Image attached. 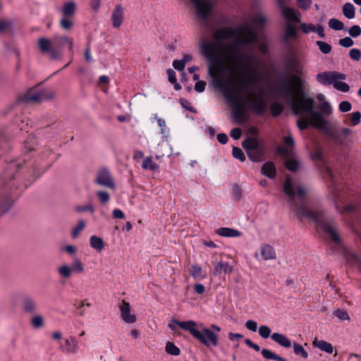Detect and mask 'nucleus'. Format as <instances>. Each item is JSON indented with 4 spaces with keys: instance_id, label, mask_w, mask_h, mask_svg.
Listing matches in <instances>:
<instances>
[{
    "instance_id": "nucleus-1",
    "label": "nucleus",
    "mask_w": 361,
    "mask_h": 361,
    "mask_svg": "<svg viewBox=\"0 0 361 361\" xmlns=\"http://www.w3.org/2000/svg\"><path fill=\"white\" fill-rule=\"evenodd\" d=\"M268 23L265 14L258 12L245 18L235 27H222L213 30V37L216 43H226L224 45H252L260 44L261 35L257 30H262Z\"/></svg>"
},
{
    "instance_id": "nucleus-2",
    "label": "nucleus",
    "mask_w": 361,
    "mask_h": 361,
    "mask_svg": "<svg viewBox=\"0 0 361 361\" xmlns=\"http://www.w3.org/2000/svg\"><path fill=\"white\" fill-rule=\"evenodd\" d=\"M291 78L295 81V92L297 95L288 103L292 112L295 116H300L307 113L310 116L314 110V99L312 97L305 96V81L298 75H293Z\"/></svg>"
},
{
    "instance_id": "nucleus-3",
    "label": "nucleus",
    "mask_w": 361,
    "mask_h": 361,
    "mask_svg": "<svg viewBox=\"0 0 361 361\" xmlns=\"http://www.w3.org/2000/svg\"><path fill=\"white\" fill-rule=\"evenodd\" d=\"M173 324H169L168 327L173 331L176 332L177 328L175 326L177 325L183 330L188 331L190 334L201 343L204 344L206 347L209 348L212 346H217L218 345V336L212 330L208 328L204 327L201 331H199L197 328V324L192 320H188L186 322H180L172 319Z\"/></svg>"
},
{
    "instance_id": "nucleus-4",
    "label": "nucleus",
    "mask_w": 361,
    "mask_h": 361,
    "mask_svg": "<svg viewBox=\"0 0 361 361\" xmlns=\"http://www.w3.org/2000/svg\"><path fill=\"white\" fill-rule=\"evenodd\" d=\"M295 213L297 215H301L312 220L317 226L329 235L334 243H339L341 242L337 231L332 226V219H326L323 210L310 211L304 204H301Z\"/></svg>"
},
{
    "instance_id": "nucleus-5",
    "label": "nucleus",
    "mask_w": 361,
    "mask_h": 361,
    "mask_svg": "<svg viewBox=\"0 0 361 361\" xmlns=\"http://www.w3.org/2000/svg\"><path fill=\"white\" fill-rule=\"evenodd\" d=\"M219 89L223 92L224 96L228 101L231 102L234 106L232 109V113L235 119H242L244 116L245 111L247 109L246 103L241 104L238 102L236 94L226 84L224 81L217 82Z\"/></svg>"
},
{
    "instance_id": "nucleus-6",
    "label": "nucleus",
    "mask_w": 361,
    "mask_h": 361,
    "mask_svg": "<svg viewBox=\"0 0 361 361\" xmlns=\"http://www.w3.org/2000/svg\"><path fill=\"white\" fill-rule=\"evenodd\" d=\"M292 80L295 83L293 79ZM274 92L288 104L297 95L295 85L292 87L286 78H282L276 84L274 88Z\"/></svg>"
},
{
    "instance_id": "nucleus-7",
    "label": "nucleus",
    "mask_w": 361,
    "mask_h": 361,
    "mask_svg": "<svg viewBox=\"0 0 361 361\" xmlns=\"http://www.w3.org/2000/svg\"><path fill=\"white\" fill-rule=\"evenodd\" d=\"M228 49V59L237 65V68H233V71H238V68H246L252 62V56L249 54H237L236 48L240 47H226Z\"/></svg>"
},
{
    "instance_id": "nucleus-8",
    "label": "nucleus",
    "mask_w": 361,
    "mask_h": 361,
    "mask_svg": "<svg viewBox=\"0 0 361 361\" xmlns=\"http://www.w3.org/2000/svg\"><path fill=\"white\" fill-rule=\"evenodd\" d=\"M54 97V92L47 93L44 90L35 91L30 90L19 97L18 99L23 103L32 102L39 104L44 100L51 99Z\"/></svg>"
},
{
    "instance_id": "nucleus-9",
    "label": "nucleus",
    "mask_w": 361,
    "mask_h": 361,
    "mask_svg": "<svg viewBox=\"0 0 361 361\" xmlns=\"http://www.w3.org/2000/svg\"><path fill=\"white\" fill-rule=\"evenodd\" d=\"M317 80L323 85L334 84L336 81L345 79V75L336 71H324L317 75Z\"/></svg>"
},
{
    "instance_id": "nucleus-10",
    "label": "nucleus",
    "mask_w": 361,
    "mask_h": 361,
    "mask_svg": "<svg viewBox=\"0 0 361 361\" xmlns=\"http://www.w3.org/2000/svg\"><path fill=\"white\" fill-rule=\"evenodd\" d=\"M94 183L111 189H114L116 187L114 180L107 168H102L98 171Z\"/></svg>"
},
{
    "instance_id": "nucleus-11",
    "label": "nucleus",
    "mask_w": 361,
    "mask_h": 361,
    "mask_svg": "<svg viewBox=\"0 0 361 361\" xmlns=\"http://www.w3.org/2000/svg\"><path fill=\"white\" fill-rule=\"evenodd\" d=\"M353 133V130L348 128L331 129L328 136L336 143L340 145H346L348 142V137Z\"/></svg>"
},
{
    "instance_id": "nucleus-12",
    "label": "nucleus",
    "mask_w": 361,
    "mask_h": 361,
    "mask_svg": "<svg viewBox=\"0 0 361 361\" xmlns=\"http://www.w3.org/2000/svg\"><path fill=\"white\" fill-rule=\"evenodd\" d=\"M8 175L5 174L4 178H0V188H11L10 184L5 181ZM13 200L9 197L3 195L2 189L0 188V215L6 213L12 207Z\"/></svg>"
},
{
    "instance_id": "nucleus-13",
    "label": "nucleus",
    "mask_w": 361,
    "mask_h": 361,
    "mask_svg": "<svg viewBox=\"0 0 361 361\" xmlns=\"http://www.w3.org/2000/svg\"><path fill=\"white\" fill-rule=\"evenodd\" d=\"M246 106L247 109L255 113L257 115H262L266 109L267 103L261 97V93H258V97L256 98H250L246 101Z\"/></svg>"
},
{
    "instance_id": "nucleus-14",
    "label": "nucleus",
    "mask_w": 361,
    "mask_h": 361,
    "mask_svg": "<svg viewBox=\"0 0 361 361\" xmlns=\"http://www.w3.org/2000/svg\"><path fill=\"white\" fill-rule=\"evenodd\" d=\"M311 123L313 127L319 130H324L328 135L331 131V128L329 127L328 121L324 117L322 113L314 111L310 115Z\"/></svg>"
},
{
    "instance_id": "nucleus-15",
    "label": "nucleus",
    "mask_w": 361,
    "mask_h": 361,
    "mask_svg": "<svg viewBox=\"0 0 361 361\" xmlns=\"http://www.w3.org/2000/svg\"><path fill=\"white\" fill-rule=\"evenodd\" d=\"M124 20V8L120 4L115 5L111 12L112 26L114 28H118L123 24Z\"/></svg>"
},
{
    "instance_id": "nucleus-16",
    "label": "nucleus",
    "mask_w": 361,
    "mask_h": 361,
    "mask_svg": "<svg viewBox=\"0 0 361 361\" xmlns=\"http://www.w3.org/2000/svg\"><path fill=\"white\" fill-rule=\"evenodd\" d=\"M240 82L238 87L239 90H247L251 88L254 85L259 83L258 77L255 73H250L248 76L242 75L240 77Z\"/></svg>"
},
{
    "instance_id": "nucleus-17",
    "label": "nucleus",
    "mask_w": 361,
    "mask_h": 361,
    "mask_svg": "<svg viewBox=\"0 0 361 361\" xmlns=\"http://www.w3.org/2000/svg\"><path fill=\"white\" fill-rule=\"evenodd\" d=\"M121 319L127 324H133L137 321L135 314H130V303L123 300L119 306Z\"/></svg>"
},
{
    "instance_id": "nucleus-18",
    "label": "nucleus",
    "mask_w": 361,
    "mask_h": 361,
    "mask_svg": "<svg viewBox=\"0 0 361 361\" xmlns=\"http://www.w3.org/2000/svg\"><path fill=\"white\" fill-rule=\"evenodd\" d=\"M59 348L67 354H75L79 350V342L75 336H70L65 339V345Z\"/></svg>"
},
{
    "instance_id": "nucleus-19",
    "label": "nucleus",
    "mask_w": 361,
    "mask_h": 361,
    "mask_svg": "<svg viewBox=\"0 0 361 361\" xmlns=\"http://www.w3.org/2000/svg\"><path fill=\"white\" fill-rule=\"evenodd\" d=\"M39 53L50 60H56L61 57L59 47H38Z\"/></svg>"
},
{
    "instance_id": "nucleus-20",
    "label": "nucleus",
    "mask_w": 361,
    "mask_h": 361,
    "mask_svg": "<svg viewBox=\"0 0 361 361\" xmlns=\"http://www.w3.org/2000/svg\"><path fill=\"white\" fill-rule=\"evenodd\" d=\"M278 3L279 7L281 8L282 14L286 18L294 21L295 23H300V13L298 11H296L292 8L285 6L283 0H279Z\"/></svg>"
},
{
    "instance_id": "nucleus-21",
    "label": "nucleus",
    "mask_w": 361,
    "mask_h": 361,
    "mask_svg": "<svg viewBox=\"0 0 361 361\" xmlns=\"http://www.w3.org/2000/svg\"><path fill=\"white\" fill-rule=\"evenodd\" d=\"M76 8L77 5L74 1H67L62 4L60 13L61 16L73 18L76 12Z\"/></svg>"
},
{
    "instance_id": "nucleus-22",
    "label": "nucleus",
    "mask_w": 361,
    "mask_h": 361,
    "mask_svg": "<svg viewBox=\"0 0 361 361\" xmlns=\"http://www.w3.org/2000/svg\"><path fill=\"white\" fill-rule=\"evenodd\" d=\"M66 44V45H72L73 42L71 38L68 37H56L55 38V41L52 42L49 39L46 37H41L38 39L37 45H51V44Z\"/></svg>"
},
{
    "instance_id": "nucleus-23",
    "label": "nucleus",
    "mask_w": 361,
    "mask_h": 361,
    "mask_svg": "<svg viewBox=\"0 0 361 361\" xmlns=\"http://www.w3.org/2000/svg\"><path fill=\"white\" fill-rule=\"evenodd\" d=\"M217 48H225V47H201L202 54L212 62H215L218 60V50Z\"/></svg>"
},
{
    "instance_id": "nucleus-24",
    "label": "nucleus",
    "mask_w": 361,
    "mask_h": 361,
    "mask_svg": "<svg viewBox=\"0 0 361 361\" xmlns=\"http://www.w3.org/2000/svg\"><path fill=\"white\" fill-rule=\"evenodd\" d=\"M261 173L270 179L274 178L276 175V169L274 162L271 161L265 162L261 167Z\"/></svg>"
},
{
    "instance_id": "nucleus-25",
    "label": "nucleus",
    "mask_w": 361,
    "mask_h": 361,
    "mask_svg": "<svg viewBox=\"0 0 361 361\" xmlns=\"http://www.w3.org/2000/svg\"><path fill=\"white\" fill-rule=\"evenodd\" d=\"M271 338L285 348H290L292 346L291 341L283 334L278 332L274 333L271 334Z\"/></svg>"
},
{
    "instance_id": "nucleus-26",
    "label": "nucleus",
    "mask_w": 361,
    "mask_h": 361,
    "mask_svg": "<svg viewBox=\"0 0 361 361\" xmlns=\"http://www.w3.org/2000/svg\"><path fill=\"white\" fill-rule=\"evenodd\" d=\"M246 154L251 161L260 162L265 154V149L263 147H259L255 149V150L246 152Z\"/></svg>"
},
{
    "instance_id": "nucleus-27",
    "label": "nucleus",
    "mask_w": 361,
    "mask_h": 361,
    "mask_svg": "<svg viewBox=\"0 0 361 361\" xmlns=\"http://www.w3.org/2000/svg\"><path fill=\"white\" fill-rule=\"evenodd\" d=\"M301 30L305 33H309L310 32H313L318 34V35L320 37L323 38L324 37V28L322 25H314L312 24L303 23L301 25Z\"/></svg>"
},
{
    "instance_id": "nucleus-28",
    "label": "nucleus",
    "mask_w": 361,
    "mask_h": 361,
    "mask_svg": "<svg viewBox=\"0 0 361 361\" xmlns=\"http://www.w3.org/2000/svg\"><path fill=\"white\" fill-rule=\"evenodd\" d=\"M216 233L220 236L227 238L239 237L242 234L240 231L228 227H222L219 228L216 231Z\"/></svg>"
},
{
    "instance_id": "nucleus-29",
    "label": "nucleus",
    "mask_w": 361,
    "mask_h": 361,
    "mask_svg": "<svg viewBox=\"0 0 361 361\" xmlns=\"http://www.w3.org/2000/svg\"><path fill=\"white\" fill-rule=\"evenodd\" d=\"M233 271V267L227 262H219L214 269V274L219 275L224 272L225 274H231Z\"/></svg>"
},
{
    "instance_id": "nucleus-30",
    "label": "nucleus",
    "mask_w": 361,
    "mask_h": 361,
    "mask_svg": "<svg viewBox=\"0 0 361 361\" xmlns=\"http://www.w3.org/2000/svg\"><path fill=\"white\" fill-rule=\"evenodd\" d=\"M313 345L318 348L320 350L327 353L329 354H331L334 352L333 345L324 340H317L315 339L313 343Z\"/></svg>"
},
{
    "instance_id": "nucleus-31",
    "label": "nucleus",
    "mask_w": 361,
    "mask_h": 361,
    "mask_svg": "<svg viewBox=\"0 0 361 361\" xmlns=\"http://www.w3.org/2000/svg\"><path fill=\"white\" fill-rule=\"evenodd\" d=\"M242 146L245 150V152H247L251 150H255V149L259 147V145L256 137H248L243 142Z\"/></svg>"
},
{
    "instance_id": "nucleus-32",
    "label": "nucleus",
    "mask_w": 361,
    "mask_h": 361,
    "mask_svg": "<svg viewBox=\"0 0 361 361\" xmlns=\"http://www.w3.org/2000/svg\"><path fill=\"white\" fill-rule=\"evenodd\" d=\"M37 305L35 301L31 298L26 296L23 298V310L28 314L35 313Z\"/></svg>"
},
{
    "instance_id": "nucleus-33",
    "label": "nucleus",
    "mask_w": 361,
    "mask_h": 361,
    "mask_svg": "<svg viewBox=\"0 0 361 361\" xmlns=\"http://www.w3.org/2000/svg\"><path fill=\"white\" fill-rule=\"evenodd\" d=\"M261 255L264 260L274 259L276 258L274 249L269 245H264L262 246Z\"/></svg>"
},
{
    "instance_id": "nucleus-34",
    "label": "nucleus",
    "mask_w": 361,
    "mask_h": 361,
    "mask_svg": "<svg viewBox=\"0 0 361 361\" xmlns=\"http://www.w3.org/2000/svg\"><path fill=\"white\" fill-rule=\"evenodd\" d=\"M283 190L285 194L289 196L290 201L293 202L295 200V192L293 188L292 180L290 176H288L286 178V180L283 183Z\"/></svg>"
},
{
    "instance_id": "nucleus-35",
    "label": "nucleus",
    "mask_w": 361,
    "mask_h": 361,
    "mask_svg": "<svg viewBox=\"0 0 361 361\" xmlns=\"http://www.w3.org/2000/svg\"><path fill=\"white\" fill-rule=\"evenodd\" d=\"M90 243L92 248L98 252H101L104 248V242L103 239L97 235H92L90 239Z\"/></svg>"
},
{
    "instance_id": "nucleus-36",
    "label": "nucleus",
    "mask_w": 361,
    "mask_h": 361,
    "mask_svg": "<svg viewBox=\"0 0 361 361\" xmlns=\"http://www.w3.org/2000/svg\"><path fill=\"white\" fill-rule=\"evenodd\" d=\"M13 20L8 18L0 19V35L9 32L13 30Z\"/></svg>"
},
{
    "instance_id": "nucleus-37",
    "label": "nucleus",
    "mask_w": 361,
    "mask_h": 361,
    "mask_svg": "<svg viewBox=\"0 0 361 361\" xmlns=\"http://www.w3.org/2000/svg\"><path fill=\"white\" fill-rule=\"evenodd\" d=\"M262 355L267 360H273L276 361H288L285 358L276 355L269 349L264 348L261 351Z\"/></svg>"
},
{
    "instance_id": "nucleus-38",
    "label": "nucleus",
    "mask_w": 361,
    "mask_h": 361,
    "mask_svg": "<svg viewBox=\"0 0 361 361\" xmlns=\"http://www.w3.org/2000/svg\"><path fill=\"white\" fill-rule=\"evenodd\" d=\"M297 31L296 28L290 23L286 25L285 34L283 36L284 41L288 42L290 39H294L296 37Z\"/></svg>"
},
{
    "instance_id": "nucleus-39",
    "label": "nucleus",
    "mask_w": 361,
    "mask_h": 361,
    "mask_svg": "<svg viewBox=\"0 0 361 361\" xmlns=\"http://www.w3.org/2000/svg\"><path fill=\"white\" fill-rule=\"evenodd\" d=\"M293 348L295 355L299 356L304 360H306L308 357V353L302 345L294 342L293 343Z\"/></svg>"
},
{
    "instance_id": "nucleus-40",
    "label": "nucleus",
    "mask_w": 361,
    "mask_h": 361,
    "mask_svg": "<svg viewBox=\"0 0 361 361\" xmlns=\"http://www.w3.org/2000/svg\"><path fill=\"white\" fill-rule=\"evenodd\" d=\"M142 168L149 169L152 171H157L159 169V165L154 162L151 157H147L142 162Z\"/></svg>"
},
{
    "instance_id": "nucleus-41",
    "label": "nucleus",
    "mask_w": 361,
    "mask_h": 361,
    "mask_svg": "<svg viewBox=\"0 0 361 361\" xmlns=\"http://www.w3.org/2000/svg\"><path fill=\"white\" fill-rule=\"evenodd\" d=\"M59 25L62 29L70 30L73 26V18L61 16Z\"/></svg>"
},
{
    "instance_id": "nucleus-42",
    "label": "nucleus",
    "mask_w": 361,
    "mask_h": 361,
    "mask_svg": "<svg viewBox=\"0 0 361 361\" xmlns=\"http://www.w3.org/2000/svg\"><path fill=\"white\" fill-rule=\"evenodd\" d=\"M343 13L348 19L355 17V7L350 3H346L343 6Z\"/></svg>"
},
{
    "instance_id": "nucleus-43",
    "label": "nucleus",
    "mask_w": 361,
    "mask_h": 361,
    "mask_svg": "<svg viewBox=\"0 0 361 361\" xmlns=\"http://www.w3.org/2000/svg\"><path fill=\"white\" fill-rule=\"evenodd\" d=\"M166 352L171 355L178 356L180 353V350L173 343L167 341L165 346Z\"/></svg>"
},
{
    "instance_id": "nucleus-44",
    "label": "nucleus",
    "mask_w": 361,
    "mask_h": 361,
    "mask_svg": "<svg viewBox=\"0 0 361 361\" xmlns=\"http://www.w3.org/2000/svg\"><path fill=\"white\" fill-rule=\"evenodd\" d=\"M58 273L63 279H69L71 276L72 269L67 264H63L58 268Z\"/></svg>"
},
{
    "instance_id": "nucleus-45",
    "label": "nucleus",
    "mask_w": 361,
    "mask_h": 361,
    "mask_svg": "<svg viewBox=\"0 0 361 361\" xmlns=\"http://www.w3.org/2000/svg\"><path fill=\"white\" fill-rule=\"evenodd\" d=\"M285 166L290 171L295 172L300 167V163L295 159H289L285 161Z\"/></svg>"
},
{
    "instance_id": "nucleus-46",
    "label": "nucleus",
    "mask_w": 361,
    "mask_h": 361,
    "mask_svg": "<svg viewBox=\"0 0 361 361\" xmlns=\"http://www.w3.org/2000/svg\"><path fill=\"white\" fill-rule=\"evenodd\" d=\"M71 268L72 269V272H75L78 274H80L84 271V266L81 262L80 259L78 257H75L74 259Z\"/></svg>"
},
{
    "instance_id": "nucleus-47",
    "label": "nucleus",
    "mask_w": 361,
    "mask_h": 361,
    "mask_svg": "<svg viewBox=\"0 0 361 361\" xmlns=\"http://www.w3.org/2000/svg\"><path fill=\"white\" fill-rule=\"evenodd\" d=\"M283 105L279 102H274L270 107L271 112L274 116H279L283 111Z\"/></svg>"
},
{
    "instance_id": "nucleus-48",
    "label": "nucleus",
    "mask_w": 361,
    "mask_h": 361,
    "mask_svg": "<svg viewBox=\"0 0 361 361\" xmlns=\"http://www.w3.org/2000/svg\"><path fill=\"white\" fill-rule=\"evenodd\" d=\"M232 155L235 159H238L241 162L245 161L246 159L243 151L238 147H233Z\"/></svg>"
},
{
    "instance_id": "nucleus-49",
    "label": "nucleus",
    "mask_w": 361,
    "mask_h": 361,
    "mask_svg": "<svg viewBox=\"0 0 361 361\" xmlns=\"http://www.w3.org/2000/svg\"><path fill=\"white\" fill-rule=\"evenodd\" d=\"M31 325L35 329H39L44 325V318L42 316L35 315L30 320Z\"/></svg>"
},
{
    "instance_id": "nucleus-50",
    "label": "nucleus",
    "mask_w": 361,
    "mask_h": 361,
    "mask_svg": "<svg viewBox=\"0 0 361 361\" xmlns=\"http://www.w3.org/2000/svg\"><path fill=\"white\" fill-rule=\"evenodd\" d=\"M329 27L334 30H341L344 28V25L336 18H331L329 21Z\"/></svg>"
},
{
    "instance_id": "nucleus-51",
    "label": "nucleus",
    "mask_w": 361,
    "mask_h": 361,
    "mask_svg": "<svg viewBox=\"0 0 361 361\" xmlns=\"http://www.w3.org/2000/svg\"><path fill=\"white\" fill-rule=\"evenodd\" d=\"M334 315L342 321L350 319V317H349L347 311L343 310H341V309L335 310L334 311Z\"/></svg>"
},
{
    "instance_id": "nucleus-52",
    "label": "nucleus",
    "mask_w": 361,
    "mask_h": 361,
    "mask_svg": "<svg viewBox=\"0 0 361 361\" xmlns=\"http://www.w3.org/2000/svg\"><path fill=\"white\" fill-rule=\"evenodd\" d=\"M231 194L235 200H240L243 196V192L240 187L237 184L233 185L231 190Z\"/></svg>"
},
{
    "instance_id": "nucleus-53",
    "label": "nucleus",
    "mask_w": 361,
    "mask_h": 361,
    "mask_svg": "<svg viewBox=\"0 0 361 361\" xmlns=\"http://www.w3.org/2000/svg\"><path fill=\"white\" fill-rule=\"evenodd\" d=\"M334 87L342 92H348L350 90L349 85L346 82L342 81H336L334 84Z\"/></svg>"
},
{
    "instance_id": "nucleus-54",
    "label": "nucleus",
    "mask_w": 361,
    "mask_h": 361,
    "mask_svg": "<svg viewBox=\"0 0 361 361\" xmlns=\"http://www.w3.org/2000/svg\"><path fill=\"white\" fill-rule=\"evenodd\" d=\"M85 226V223L83 219H80L78 221V223L77 226L73 229L72 231V237L73 238H75L78 235L80 231H81Z\"/></svg>"
},
{
    "instance_id": "nucleus-55",
    "label": "nucleus",
    "mask_w": 361,
    "mask_h": 361,
    "mask_svg": "<svg viewBox=\"0 0 361 361\" xmlns=\"http://www.w3.org/2000/svg\"><path fill=\"white\" fill-rule=\"evenodd\" d=\"M259 334L262 338H268L271 336V329L267 325H262L259 329Z\"/></svg>"
},
{
    "instance_id": "nucleus-56",
    "label": "nucleus",
    "mask_w": 361,
    "mask_h": 361,
    "mask_svg": "<svg viewBox=\"0 0 361 361\" xmlns=\"http://www.w3.org/2000/svg\"><path fill=\"white\" fill-rule=\"evenodd\" d=\"M96 195L98 197L100 202L102 204L106 203L107 202H109L110 199V195L109 192L104 190L97 191Z\"/></svg>"
},
{
    "instance_id": "nucleus-57",
    "label": "nucleus",
    "mask_w": 361,
    "mask_h": 361,
    "mask_svg": "<svg viewBox=\"0 0 361 361\" xmlns=\"http://www.w3.org/2000/svg\"><path fill=\"white\" fill-rule=\"evenodd\" d=\"M319 109L321 111L320 113H322V114H326L327 115H330L332 112L331 105L327 101H324L323 102H322Z\"/></svg>"
},
{
    "instance_id": "nucleus-58",
    "label": "nucleus",
    "mask_w": 361,
    "mask_h": 361,
    "mask_svg": "<svg viewBox=\"0 0 361 361\" xmlns=\"http://www.w3.org/2000/svg\"><path fill=\"white\" fill-rule=\"evenodd\" d=\"M75 210L78 212H89L92 214L94 212V207L91 204L78 206Z\"/></svg>"
},
{
    "instance_id": "nucleus-59",
    "label": "nucleus",
    "mask_w": 361,
    "mask_h": 361,
    "mask_svg": "<svg viewBox=\"0 0 361 361\" xmlns=\"http://www.w3.org/2000/svg\"><path fill=\"white\" fill-rule=\"evenodd\" d=\"M350 121L352 125L354 126L360 124L361 122V113L360 111H355L352 113L350 115Z\"/></svg>"
},
{
    "instance_id": "nucleus-60",
    "label": "nucleus",
    "mask_w": 361,
    "mask_h": 361,
    "mask_svg": "<svg viewBox=\"0 0 361 361\" xmlns=\"http://www.w3.org/2000/svg\"><path fill=\"white\" fill-rule=\"evenodd\" d=\"M339 111L343 113L348 112L352 109V104L348 101H343L339 104Z\"/></svg>"
},
{
    "instance_id": "nucleus-61",
    "label": "nucleus",
    "mask_w": 361,
    "mask_h": 361,
    "mask_svg": "<svg viewBox=\"0 0 361 361\" xmlns=\"http://www.w3.org/2000/svg\"><path fill=\"white\" fill-rule=\"evenodd\" d=\"M186 65L185 60L180 59V60H174L173 61V68L179 71H183Z\"/></svg>"
},
{
    "instance_id": "nucleus-62",
    "label": "nucleus",
    "mask_w": 361,
    "mask_h": 361,
    "mask_svg": "<svg viewBox=\"0 0 361 361\" xmlns=\"http://www.w3.org/2000/svg\"><path fill=\"white\" fill-rule=\"evenodd\" d=\"M179 102H180L181 106H183V108H184L192 113L196 112L195 109L192 106L191 103L188 100H187L184 98H180Z\"/></svg>"
},
{
    "instance_id": "nucleus-63",
    "label": "nucleus",
    "mask_w": 361,
    "mask_h": 361,
    "mask_svg": "<svg viewBox=\"0 0 361 361\" xmlns=\"http://www.w3.org/2000/svg\"><path fill=\"white\" fill-rule=\"evenodd\" d=\"M202 269L200 266H198L197 264L192 266V268L190 270V274L194 278L200 277L202 274Z\"/></svg>"
},
{
    "instance_id": "nucleus-64",
    "label": "nucleus",
    "mask_w": 361,
    "mask_h": 361,
    "mask_svg": "<svg viewBox=\"0 0 361 361\" xmlns=\"http://www.w3.org/2000/svg\"><path fill=\"white\" fill-rule=\"evenodd\" d=\"M351 59L358 61L361 58V51L358 49H352L349 53Z\"/></svg>"
}]
</instances>
